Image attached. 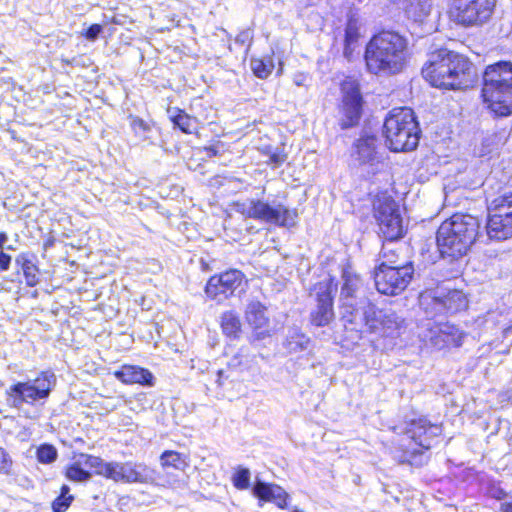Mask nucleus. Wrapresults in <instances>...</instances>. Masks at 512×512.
<instances>
[{"instance_id": "f257e3e1", "label": "nucleus", "mask_w": 512, "mask_h": 512, "mask_svg": "<svg viewBox=\"0 0 512 512\" xmlns=\"http://www.w3.org/2000/svg\"><path fill=\"white\" fill-rule=\"evenodd\" d=\"M422 75L432 86L443 89L466 88L475 78L473 64L466 57L447 49L430 54Z\"/></svg>"}, {"instance_id": "f03ea898", "label": "nucleus", "mask_w": 512, "mask_h": 512, "mask_svg": "<svg viewBox=\"0 0 512 512\" xmlns=\"http://www.w3.org/2000/svg\"><path fill=\"white\" fill-rule=\"evenodd\" d=\"M407 40L392 31H382L373 36L365 51L367 69L375 75H393L407 64Z\"/></svg>"}, {"instance_id": "7ed1b4c3", "label": "nucleus", "mask_w": 512, "mask_h": 512, "mask_svg": "<svg viewBox=\"0 0 512 512\" xmlns=\"http://www.w3.org/2000/svg\"><path fill=\"white\" fill-rule=\"evenodd\" d=\"M481 96L486 108L496 116L512 114V63L500 61L489 65L483 74Z\"/></svg>"}, {"instance_id": "20e7f679", "label": "nucleus", "mask_w": 512, "mask_h": 512, "mask_svg": "<svg viewBox=\"0 0 512 512\" xmlns=\"http://www.w3.org/2000/svg\"><path fill=\"white\" fill-rule=\"evenodd\" d=\"M383 132L387 147L395 152L414 150L420 130L412 109L394 108L385 119Z\"/></svg>"}, {"instance_id": "39448f33", "label": "nucleus", "mask_w": 512, "mask_h": 512, "mask_svg": "<svg viewBox=\"0 0 512 512\" xmlns=\"http://www.w3.org/2000/svg\"><path fill=\"white\" fill-rule=\"evenodd\" d=\"M350 321L348 331L356 332L358 338L365 332L378 333L386 337H396L404 328V319L392 309H377L367 303L362 313H358Z\"/></svg>"}, {"instance_id": "423d86ee", "label": "nucleus", "mask_w": 512, "mask_h": 512, "mask_svg": "<svg viewBox=\"0 0 512 512\" xmlns=\"http://www.w3.org/2000/svg\"><path fill=\"white\" fill-rule=\"evenodd\" d=\"M481 226H439L437 246L443 257L458 259L465 255L480 235Z\"/></svg>"}, {"instance_id": "0eeeda50", "label": "nucleus", "mask_w": 512, "mask_h": 512, "mask_svg": "<svg viewBox=\"0 0 512 512\" xmlns=\"http://www.w3.org/2000/svg\"><path fill=\"white\" fill-rule=\"evenodd\" d=\"M441 427L437 424H431L426 418L412 420L407 429V435L413 442V448L404 451L402 462L411 465H421L423 451L432 447L433 440L441 434Z\"/></svg>"}, {"instance_id": "6e6552de", "label": "nucleus", "mask_w": 512, "mask_h": 512, "mask_svg": "<svg viewBox=\"0 0 512 512\" xmlns=\"http://www.w3.org/2000/svg\"><path fill=\"white\" fill-rule=\"evenodd\" d=\"M56 384V377L53 372L45 371L34 380L18 382L9 387L7 394L13 398L15 407L23 403L33 404L36 401L46 399Z\"/></svg>"}, {"instance_id": "1a4fd4ad", "label": "nucleus", "mask_w": 512, "mask_h": 512, "mask_svg": "<svg viewBox=\"0 0 512 512\" xmlns=\"http://www.w3.org/2000/svg\"><path fill=\"white\" fill-rule=\"evenodd\" d=\"M414 274L411 262L401 266H391L380 263L375 269V286L379 293L385 295H398L406 289Z\"/></svg>"}, {"instance_id": "9d476101", "label": "nucleus", "mask_w": 512, "mask_h": 512, "mask_svg": "<svg viewBox=\"0 0 512 512\" xmlns=\"http://www.w3.org/2000/svg\"><path fill=\"white\" fill-rule=\"evenodd\" d=\"M495 0H450L451 19L462 26H476L485 23L492 14Z\"/></svg>"}, {"instance_id": "9b49d317", "label": "nucleus", "mask_w": 512, "mask_h": 512, "mask_svg": "<svg viewBox=\"0 0 512 512\" xmlns=\"http://www.w3.org/2000/svg\"><path fill=\"white\" fill-rule=\"evenodd\" d=\"M343 285L341 288V315L345 329H350V321L358 313H362L363 308L370 303L367 299L357 302L358 293L362 287L361 279L349 270L343 271Z\"/></svg>"}, {"instance_id": "f8f14e48", "label": "nucleus", "mask_w": 512, "mask_h": 512, "mask_svg": "<svg viewBox=\"0 0 512 512\" xmlns=\"http://www.w3.org/2000/svg\"><path fill=\"white\" fill-rule=\"evenodd\" d=\"M316 306L310 312V322L317 327H324L334 319L333 292L336 285L331 278L318 282L314 286Z\"/></svg>"}, {"instance_id": "ddd939ff", "label": "nucleus", "mask_w": 512, "mask_h": 512, "mask_svg": "<svg viewBox=\"0 0 512 512\" xmlns=\"http://www.w3.org/2000/svg\"><path fill=\"white\" fill-rule=\"evenodd\" d=\"M464 336L459 328L450 323H428L426 330L420 335L423 342L438 350L461 346Z\"/></svg>"}, {"instance_id": "4468645a", "label": "nucleus", "mask_w": 512, "mask_h": 512, "mask_svg": "<svg viewBox=\"0 0 512 512\" xmlns=\"http://www.w3.org/2000/svg\"><path fill=\"white\" fill-rule=\"evenodd\" d=\"M244 275L239 270H229L220 275L212 276L206 284L205 292L211 299L222 301L242 285Z\"/></svg>"}, {"instance_id": "2eb2a0df", "label": "nucleus", "mask_w": 512, "mask_h": 512, "mask_svg": "<svg viewBox=\"0 0 512 512\" xmlns=\"http://www.w3.org/2000/svg\"><path fill=\"white\" fill-rule=\"evenodd\" d=\"M115 482L148 484L154 479L153 471L144 463L132 461L112 462L109 478Z\"/></svg>"}, {"instance_id": "dca6fc26", "label": "nucleus", "mask_w": 512, "mask_h": 512, "mask_svg": "<svg viewBox=\"0 0 512 512\" xmlns=\"http://www.w3.org/2000/svg\"><path fill=\"white\" fill-rule=\"evenodd\" d=\"M342 112L345 116L343 120V127H350L355 125L361 115L362 110V97L358 85L354 81H345L342 84Z\"/></svg>"}, {"instance_id": "f3484780", "label": "nucleus", "mask_w": 512, "mask_h": 512, "mask_svg": "<svg viewBox=\"0 0 512 512\" xmlns=\"http://www.w3.org/2000/svg\"><path fill=\"white\" fill-rule=\"evenodd\" d=\"M249 215L257 220L285 224L294 219L296 212L285 208L281 204H268L263 201H256L252 202L249 208Z\"/></svg>"}, {"instance_id": "a211bd4d", "label": "nucleus", "mask_w": 512, "mask_h": 512, "mask_svg": "<svg viewBox=\"0 0 512 512\" xmlns=\"http://www.w3.org/2000/svg\"><path fill=\"white\" fill-rule=\"evenodd\" d=\"M374 218L377 224H402L399 206L389 196H378L373 203Z\"/></svg>"}, {"instance_id": "6ab92c4d", "label": "nucleus", "mask_w": 512, "mask_h": 512, "mask_svg": "<svg viewBox=\"0 0 512 512\" xmlns=\"http://www.w3.org/2000/svg\"><path fill=\"white\" fill-rule=\"evenodd\" d=\"M435 308L447 313H457L467 308L468 300L466 295L457 289L448 290L446 294L441 289L435 291L433 296Z\"/></svg>"}, {"instance_id": "aec40b11", "label": "nucleus", "mask_w": 512, "mask_h": 512, "mask_svg": "<svg viewBox=\"0 0 512 512\" xmlns=\"http://www.w3.org/2000/svg\"><path fill=\"white\" fill-rule=\"evenodd\" d=\"M487 224H512V194L500 196L491 202Z\"/></svg>"}, {"instance_id": "412c9836", "label": "nucleus", "mask_w": 512, "mask_h": 512, "mask_svg": "<svg viewBox=\"0 0 512 512\" xmlns=\"http://www.w3.org/2000/svg\"><path fill=\"white\" fill-rule=\"evenodd\" d=\"M114 376L125 384L154 385L153 374L139 366L123 365L121 369L114 372Z\"/></svg>"}, {"instance_id": "4be33fe9", "label": "nucleus", "mask_w": 512, "mask_h": 512, "mask_svg": "<svg viewBox=\"0 0 512 512\" xmlns=\"http://www.w3.org/2000/svg\"><path fill=\"white\" fill-rule=\"evenodd\" d=\"M253 493L260 501L274 502L281 509L286 507L288 494L278 485L259 481L253 487Z\"/></svg>"}, {"instance_id": "5701e85b", "label": "nucleus", "mask_w": 512, "mask_h": 512, "mask_svg": "<svg viewBox=\"0 0 512 512\" xmlns=\"http://www.w3.org/2000/svg\"><path fill=\"white\" fill-rule=\"evenodd\" d=\"M376 142L374 136L360 138L355 144L353 157L360 164H372L377 159Z\"/></svg>"}, {"instance_id": "b1692460", "label": "nucleus", "mask_w": 512, "mask_h": 512, "mask_svg": "<svg viewBox=\"0 0 512 512\" xmlns=\"http://www.w3.org/2000/svg\"><path fill=\"white\" fill-rule=\"evenodd\" d=\"M245 318L253 329L265 327L268 323L266 307L258 300H250L246 305Z\"/></svg>"}, {"instance_id": "393cba45", "label": "nucleus", "mask_w": 512, "mask_h": 512, "mask_svg": "<svg viewBox=\"0 0 512 512\" xmlns=\"http://www.w3.org/2000/svg\"><path fill=\"white\" fill-rule=\"evenodd\" d=\"M170 119L173 124L178 127L183 133L192 134L197 131L198 121L180 109H169Z\"/></svg>"}, {"instance_id": "a878e982", "label": "nucleus", "mask_w": 512, "mask_h": 512, "mask_svg": "<svg viewBox=\"0 0 512 512\" xmlns=\"http://www.w3.org/2000/svg\"><path fill=\"white\" fill-rule=\"evenodd\" d=\"M160 462L163 468H173L184 471L189 466L188 457L176 451L167 450L160 456Z\"/></svg>"}, {"instance_id": "bb28decb", "label": "nucleus", "mask_w": 512, "mask_h": 512, "mask_svg": "<svg viewBox=\"0 0 512 512\" xmlns=\"http://www.w3.org/2000/svg\"><path fill=\"white\" fill-rule=\"evenodd\" d=\"M310 338L298 330L289 332L285 347L289 353H298L308 349Z\"/></svg>"}, {"instance_id": "cd10ccee", "label": "nucleus", "mask_w": 512, "mask_h": 512, "mask_svg": "<svg viewBox=\"0 0 512 512\" xmlns=\"http://www.w3.org/2000/svg\"><path fill=\"white\" fill-rule=\"evenodd\" d=\"M430 0H410L405 11L409 18L414 21H422L430 13Z\"/></svg>"}, {"instance_id": "c85d7f7f", "label": "nucleus", "mask_w": 512, "mask_h": 512, "mask_svg": "<svg viewBox=\"0 0 512 512\" xmlns=\"http://www.w3.org/2000/svg\"><path fill=\"white\" fill-rule=\"evenodd\" d=\"M360 33H359V26L356 20L350 19L347 23V26L345 28V46H344V56L347 59H350L355 44L357 43L359 39Z\"/></svg>"}, {"instance_id": "c756f323", "label": "nucleus", "mask_w": 512, "mask_h": 512, "mask_svg": "<svg viewBox=\"0 0 512 512\" xmlns=\"http://www.w3.org/2000/svg\"><path fill=\"white\" fill-rule=\"evenodd\" d=\"M250 67L256 77L266 79L274 69V61L272 56L251 58Z\"/></svg>"}, {"instance_id": "7c9ffc66", "label": "nucleus", "mask_w": 512, "mask_h": 512, "mask_svg": "<svg viewBox=\"0 0 512 512\" xmlns=\"http://www.w3.org/2000/svg\"><path fill=\"white\" fill-rule=\"evenodd\" d=\"M221 327L228 337L236 338L241 332V322L236 313L228 311L221 317Z\"/></svg>"}, {"instance_id": "2f4dec72", "label": "nucleus", "mask_w": 512, "mask_h": 512, "mask_svg": "<svg viewBox=\"0 0 512 512\" xmlns=\"http://www.w3.org/2000/svg\"><path fill=\"white\" fill-rule=\"evenodd\" d=\"M407 233L404 226H379V237L382 244L394 245L398 240L402 239Z\"/></svg>"}, {"instance_id": "473e14b6", "label": "nucleus", "mask_w": 512, "mask_h": 512, "mask_svg": "<svg viewBox=\"0 0 512 512\" xmlns=\"http://www.w3.org/2000/svg\"><path fill=\"white\" fill-rule=\"evenodd\" d=\"M479 231L478 238L482 237L483 232L489 240L500 241L512 237V226H481Z\"/></svg>"}, {"instance_id": "72a5a7b5", "label": "nucleus", "mask_w": 512, "mask_h": 512, "mask_svg": "<svg viewBox=\"0 0 512 512\" xmlns=\"http://www.w3.org/2000/svg\"><path fill=\"white\" fill-rule=\"evenodd\" d=\"M85 464L88 467L95 469L96 474L101 475L107 479L111 474L112 462H105L100 457L87 456Z\"/></svg>"}, {"instance_id": "f704fd0d", "label": "nucleus", "mask_w": 512, "mask_h": 512, "mask_svg": "<svg viewBox=\"0 0 512 512\" xmlns=\"http://www.w3.org/2000/svg\"><path fill=\"white\" fill-rule=\"evenodd\" d=\"M37 459L40 463L50 464L57 459L56 448L50 444H43L37 449Z\"/></svg>"}, {"instance_id": "c9c22d12", "label": "nucleus", "mask_w": 512, "mask_h": 512, "mask_svg": "<svg viewBox=\"0 0 512 512\" xmlns=\"http://www.w3.org/2000/svg\"><path fill=\"white\" fill-rule=\"evenodd\" d=\"M66 477L75 482H84L90 478V473L83 468L78 463H74L67 467Z\"/></svg>"}, {"instance_id": "e433bc0d", "label": "nucleus", "mask_w": 512, "mask_h": 512, "mask_svg": "<svg viewBox=\"0 0 512 512\" xmlns=\"http://www.w3.org/2000/svg\"><path fill=\"white\" fill-rule=\"evenodd\" d=\"M233 485L239 490H245L250 485V471L247 468H239L232 477Z\"/></svg>"}, {"instance_id": "4c0bfd02", "label": "nucleus", "mask_w": 512, "mask_h": 512, "mask_svg": "<svg viewBox=\"0 0 512 512\" xmlns=\"http://www.w3.org/2000/svg\"><path fill=\"white\" fill-rule=\"evenodd\" d=\"M263 153L269 156V163L274 167L282 165L287 158V155L283 152V150L278 147L275 149L271 147H265L263 149Z\"/></svg>"}, {"instance_id": "58836bf2", "label": "nucleus", "mask_w": 512, "mask_h": 512, "mask_svg": "<svg viewBox=\"0 0 512 512\" xmlns=\"http://www.w3.org/2000/svg\"><path fill=\"white\" fill-rule=\"evenodd\" d=\"M23 273L25 276L26 284L30 287L35 286L38 283L37 268L29 260H25L22 265Z\"/></svg>"}, {"instance_id": "ea45409f", "label": "nucleus", "mask_w": 512, "mask_h": 512, "mask_svg": "<svg viewBox=\"0 0 512 512\" xmlns=\"http://www.w3.org/2000/svg\"><path fill=\"white\" fill-rule=\"evenodd\" d=\"M130 126L134 133L145 139L146 133L150 130V126L141 118L136 116H130Z\"/></svg>"}, {"instance_id": "a19ab883", "label": "nucleus", "mask_w": 512, "mask_h": 512, "mask_svg": "<svg viewBox=\"0 0 512 512\" xmlns=\"http://www.w3.org/2000/svg\"><path fill=\"white\" fill-rule=\"evenodd\" d=\"M380 257L383 259L381 263H386L387 265L391 266L392 264H395L397 262L398 254L397 250L394 248V245L382 244Z\"/></svg>"}, {"instance_id": "79ce46f5", "label": "nucleus", "mask_w": 512, "mask_h": 512, "mask_svg": "<svg viewBox=\"0 0 512 512\" xmlns=\"http://www.w3.org/2000/svg\"><path fill=\"white\" fill-rule=\"evenodd\" d=\"M12 468V457L4 448L0 447V474L10 475Z\"/></svg>"}, {"instance_id": "37998d69", "label": "nucleus", "mask_w": 512, "mask_h": 512, "mask_svg": "<svg viewBox=\"0 0 512 512\" xmlns=\"http://www.w3.org/2000/svg\"><path fill=\"white\" fill-rule=\"evenodd\" d=\"M253 41V30L250 28L242 30L235 39V42L241 45H247L249 48Z\"/></svg>"}, {"instance_id": "c03bdc74", "label": "nucleus", "mask_w": 512, "mask_h": 512, "mask_svg": "<svg viewBox=\"0 0 512 512\" xmlns=\"http://www.w3.org/2000/svg\"><path fill=\"white\" fill-rule=\"evenodd\" d=\"M73 500V496L69 495L68 498L58 497L54 500L52 508L54 512H64Z\"/></svg>"}, {"instance_id": "a18cd8bd", "label": "nucleus", "mask_w": 512, "mask_h": 512, "mask_svg": "<svg viewBox=\"0 0 512 512\" xmlns=\"http://www.w3.org/2000/svg\"><path fill=\"white\" fill-rule=\"evenodd\" d=\"M102 31V27L99 24L91 25L86 31V38L90 41H94Z\"/></svg>"}, {"instance_id": "49530a36", "label": "nucleus", "mask_w": 512, "mask_h": 512, "mask_svg": "<svg viewBox=\"0 0 512 512\" xmlns=\"http://www.w3.org/2000/svg\"><path fill=\"white\" fill-rule=\"evenodd\" d=\"M488 493L492 498L497 500H502L507 496L506 492L499 486L490 487Z\"/></svg>"}, {"instance_id": "de8ad7c7", "label": "nucleus", "mask_w": 512, "mask_h": 512, "mask_svg": "<svg viewBox=\"0 0 512 512\" xmlns=\"http://www.w3.org/2000/svg\"><path fill=\"white\" fill-rule=\"evenodd\" d=\"M308 75L303 72H297L293 75V83L296 86H305L306 82L308 81Z\"/></svg>"}, {"instance_id": "09e8293b", "label": "nucleus", "mask_w": 512, "mask_h": 512, "mask_svg": "<svg viewBox=\"0 0 512 512\" xmlns=\"http://www.w3.org/2000/svg\"><path fill=\"white\" fill-rule=\"evenodd\" d=\"M10 263H11V257L8 254L1 251L0 252V271L8 270Z\"/></svg>"}, {"instance_id": "8fccbe9b", "label": "nucleus", "mask_w": 512, "mask_h": 512, "mask_svg": "<svg viewBox=\"0 0 512 512\" xmlns=\"http://www.w3.org/2000/svg\"><path fill=\"white\" fill-rule=\"evenodd\" d=\"M442 224H468L463 217L453 216L449 221L445 220Z\"/></svg>"}, {"instance_id": "3c124183", "label": "nucleus", "mask_w": 512, "mask_h": 512, "mask_svg": "<svg viewBox=\"0 0 512 512\" xmlns=\"http://www.w3.org/2000/svg\"><path fill=\"white\" fill-rule=\"evenodd\" d=\"M501 512H512V499L510 501H505L500 504Z\"/></svg>"}, {"instance_id": "603ef678", "label": "nucleus", "mask_w": 512, "mask_h": 512, "mask_svg": "<svg viewBox=\"0 0 512 512\" xmlns=\"http://www.w3.org/2000/svg\"><path fill=\"white\" fill-rule=\"evenodd\" d=\"M69 491H70V488L67 485H63L61 488L60 497L68 498V496L70 495Z\"/></svg>"}, {"instance_id": "864d4df0", "label": "nucleus", "mask_w": 512, "mask_h": 512, "mask_svg": "<svg viewBox=\"0 0 512 512\" xmlns=\"http://www.w3.org/2000/svg\"><path fill=\"white\" fill-rule=\"evenodd\" d=\"M8 237L5 233H0V249L4 248L5 243L7 242Z\"/></svg>"}, {"instance_id": "5fc2aeb1", "label": "nucleus", "mask_w": 512, "mask_h": 512, "mask_svg": "<svg viewBox=\"0 0 512 512\" xmlns=\"http://www.w3.org/2000/svg\"><path fill=\"white\" fill-rule=\"evenodd\" d=\"M52 244H53V240H52V239H48V240L45 242L44 246H45V248H47V247L51 246Z\"/></svg>"}, {"instance_id": "6e6d98bb", "label": "nucleus", "mask_w": 512, "mask_h": 512, "mask_svg": "<svg viewBox=\"0 0 512 512\" xmlns=\"http://www.w3.org/2000/svg\"><path fill=\"white\" fill-rule=\"evenodd\" d=\"M283 71V63L282 61H279V69H278V73L281 74Z\"/></svg>"}, {"instance_id": "4d7b16f0", "label": "nucleus", "mask_w": 512, "mask_h": 512, "mask_svg": "<svg viewBox=\"0 0 512 512\" xmlns=\"http://www.w3.org/2000/svg\"><path fill=\"white\" fill-rule=\"evenodd\" d=\"M223 374H224V372H223V371H219V372H218V377H219L218 381H219V382L221 381V379H222V377H223Z\"/></svg>"}, {"instance_id": "13d9d810", "label": "nucleus", "mask_w": 512, "mask_h": 512, "mask_svg": "<svg viewBox=\"0 0 512 512\" xmlns=\"http://www.w3.org/2000/svg\"><path fill=\"white\" fill-rule=\"evenodd\" d=\"M508 399H509V400H512V387H511V388H510V390H509Z\"/></svg>"}]
</instances>
